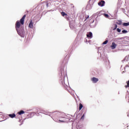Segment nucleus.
Masks as SVG:
<instances>
[{"label":"nucleus","instance_id":"f257e3e1","mask_svg":"<svg viewBox=\"0 0 129 129\" xmlns=\"http://www.w3.org/2000/svg\"><path fill=\"white\" fill-rule=\"evenodd\" d=\"M26 15H24L23 17L20 19V21H17L15 24V28L16 29V31L19 35V36H21L22 38H24L25 37V30L24 29H20L21 27V25H24L25 23V19H26Z\"/></svg>","mask_w":129,"mask_h":129},{"label":"nucleus","instance_id":"f03ea898","mask_svg":"<svg viewBox=\"0 0 129 129\" xmlns=\"http://www.w3.org/2000/svg\"><path fill=\"white\" fill-rule=\"evenodd\" d=\"M98 5L100 7H104V5H105V2H104L103 0H101L98 3Z\"/></svg>","mask_w":129,"mask_h":129},{"label":"nucleus","instance_id":"7ed1b4c3","mask_svg":"<svg viewBox=\"0 0 129 129\" xmlns=\"http://www.w3.org/2000/svg\"><path fill=\"white\" fill-rule=\"evenodd\" d=\"M91 81H92L93 83H96V82H98V79L93 77L91 79Z\"/></svg>","mask_w":129,"mask_h":129},{"label":"nucleus","instance_id":"20e7f679","mask_svg":"<svg viewBox=\"0 0 129 129\" xmlns=\"http://www.w3.org/2000/svg\"><path fill=\"white\" fill-rule=\"evenodd\" d=\"M29 28L30 29H33V27H34V25H33V20H31L28 26Z\"/></svg>","mask_w":129,"mask_h":129},{"label":"nucleus","instance_id":"39448f33","mask_svg":"<svg viewBox=\"0 0 129 129\" xmlns=\"http://www.w3.org/2000/svg\"><path fill=\"white\" fill-rule=\"evenodd\" d=\"M116 44L115 42H112V45H111V49H115L116 48Z\"/></svg>","mask_w":129,"mask_h":129},{"label":"nucleus","instance_id":"423d86ee","mask_svg":"<svg viewBox=\"0 0 129 129\" xmlns=\"http://www.w3.org/2000/svg\"><path fill=\"white\" fill-rule=\"evenodd\" d=\"M9 116H10V117H11V118H14L15 117H16V114L13 113V114H10L8 115Z\"/></svg>","mask_w":129,"mask_h":129},{"label":"nucleus","instance_id":"0eeeda50","mask_svg":"<svg viewBox=\"0 0 129 129\" xmlns=\"http://www.w3.org/2000/svg\"><path fill=\"white\" fill-rule=\"evenodd\" d=\"M87 38H91L92 37V33L91 32H89V34H87Z\"/></svg>","mask_w":129,"mask_h":129},{"label":"nucleus","instance_id":"6e6552de","mask_svg":"<svg viewBox=\"0 0 129 129\" xmlns=\"http://www.w3.org/2000/svg\"><path fill=\"white\" fill-rule=\"evenodd\" d=\"M24 113H25V111L24 110H21L18 112V114H19V115H22V114H24Z\"/></svg>","mask_w":129,"mask_h":129},{"label":"nucleus","instance_id":"1a4fd4ad","mask_svg":"<svg viewBox=\"0 0 129 129\" xmlns=\"http://www.w3.org/2000/svg\"><path fill=\"white\" fill-rule=\"evenodd\" d=\"M83 107V105H82V104L80 103L79 104V109L80 110H81V109H82V108Z\"/></svg>","mask_w":129,"mask_h":129},{"label":"nucleus","instance_id":"9d476101","mask_svg":"<svg viewBox=\"0 0 129 129\" xmlns=\"http://www.w3.org/2000/svg\"><path fill=\"white\" fill-rule=\"evenodd\" d=\"M122 22H121V20H118L117 22H116L117 25H121V23Z\"/></svg>","mask_w":129,"mask_h":129},{"label":"nucleus","instance_id":"9b49d317","mask_svg":"<svg viewBox=\"0 0 129 129\" xmlns=\"http://www.w3.org/2000/svg\"><path fill=\"white\" fill-rule=\"evenodd\" d=\"M61 16H62V17H64V16H67V14L65 13V12H61Z\"/></svg>","mask_w":129,"mask_h":129},{"label":"nucleus","instance_id":"f8f14e48","mask_svg":"<svg viewBox=\"0 0 129 129\" xmlns=\"http://www.w3.org/2000/svg\"><path fill=\"white\" fill-rule=\"evenodd\" d=\"M123 26H124L125 27L129 26V22H128V23H124L123 24Z\"/></svg>","mask_w":129,"mask_h":129},{"label":"nucleus","instance_id":"ddd939ff","mask_svg":"<svg viewBox=\"0 0 129 129\" xmlns=\"http://www.w3.org/2000/svg\"><path fill=\"white\" fill-rule=\"evenodd\" d=\"M127 85L125 86V88H127V87H129V80L126 82Z\"/></svg>","mask_w":129,"mask_h":129},{"label":"nucleus","instance_id":"4468645a","mask_svg":"<svg viewBox=\"0 0 129 129\" xmlns=\"http://www.w3.org/2000/svg\"><path fill=\"white\" fill-rule=\"evenodd\" d=\"M107 43H108V40H105L103 43V45H106V44H107Z\"/></svg>","mask_w":129,"mask_h":129},{"label":"nucleus","instance_id":"2eb2a0df","mask_svg":"<svg viewBox=\"0 0 129 129\" xmlns=\"http://www.w3.org/2000/svg\"><path fill=\"white\" fill-rule=\"evenodd\" d=\"M122 33L123 34H125V33H127V31H126V30H122Z\"/></svg>","mask_w":129,"mask_h":129},{"label":"nucleus","instance_id":"dca6fc26","mask_svg":"<svg viewBox=\"0 0 129 129\" xmlns=\"http://www.w3.org/2000/svg\"><path fill=\"white\" fill-rule=\"evenodd\" d=\"M117 32H118V33H120V32H121V30L119 29V28H117Z\"/></svg>","mask_w":129,"mask_h":129},{"label":"nucleus","instance_id":"f3484780","mask_svg":"<svg viewBox=\"0 0 129 129\" xmlns=\"http://www.w3.org/2000/svg\"><path fill=\"white\" fill-rule=\"evenodd\" d=\"M89 16L87 15L85 17V21H86V20H87V19H89Z\"/></svg>","mask_w":129,"mask_h":129},{"label":"nucleus","instance_id":"a211bd4d","mask_svg":"<svg viewBox=\"0 0 129 129\" xmlns=\"http://www.w3.org/2000/svg\"><path fill=\"white\" fill-rule=\"evenodd\" d=\"M104 17H105L106 18H108V14H104Z\"/></svg>","mask_w":129,"mask_h":129},{"label":"nucleus","instance_id":"6ab92c4d","mask_svg":"<svg viewBox=\"0 0 129 129\" xmlns=\"http://www.w3.org/2000/svg\"><path fill=\"white\" fill-rule=\"evenodd\" d=\"M116 28H117V25L116 24H115V28L113 29V30H116Z\"/></svg>","mask_w":129,"mask_h":129},{"label":"nucleus","instance_id":"aec40b11","mask_svg":"<svg viewBox=\"0 0 129 129\" xmlns=\"http://www.w3.org/2000/svg\"><path fill=\"white\" fill-rule=\"evenodd\" d=\"M81 119H84V114L82 115V116L81 118Z\"/></svg>","mask_w":129,"mask_h":129},{"label":"nucleus","instance_id":"412c9836","mask_svg":"<svg viewBox=\"0 0 129 129\" xmlns=\"http://www.w3.org/2000/svg\"><path fill=\"white\" fill-rule=\"evenodd\" d=\"M59 121H61V122H64V121L59 120Z\"/></svg>","mask_w":129,"mask_h":129},{"label":"nucleus","instance_id":"4be33fe9","mask_svg":"<svg viewBox=\"0 0 129 129\" xmlns=\"http://www.w3.org/2000/svg\"><path fill=\"white\" fill-rule=\"evenodd\" d=\"M90 2H91V0H90Z\"/></svg>","mask_w":129,"mask_h":129}]
</instances>
